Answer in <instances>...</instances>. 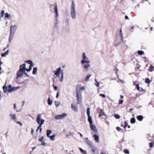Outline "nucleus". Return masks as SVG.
Wrapping results in <instances>:
<instances>
[{"instance_id":"423d86ee","label":"nucleus","mask_w":154,"mask_h":154,"mask_svg":"<svg viewBox=\"0 0 154 154\" xmlns=\"http://www.w3.org/2000/svg\"><path fill=\"white\" fill-rule=\"evenodd\" d=\"M25 63H27L28 64H29V69H27L26 71L29 72L32 69V67L33 66V63H32V61L31 60H28L25 61Z\"/></svg>"},{"instance_id":"aec40b11","label":"nucleus","mask_w":154,"mask_h":154,"mask_svg":"<svg viewBox=\"0 0 154 154\" xmlns=\"http://www.w3.org/2000/svg\"><path fill=\"white\" fill-rule=\"evenodd\" d=\"M94 140H95V141L99 143V136H98V135H97L96 134H95L94 135Z\"/></svg>"},{"instance_id":"3c124183","label":"nucleus","mask_w":154,"mask_h":154,"mask_svg":"<svg viewBox=\"0 0 154 154\" xmlns=\"http://www.w3.org/2000/svg\"><path fill=\"white\" fill-rule=\"evenodd\" d=\"M99 96H101L102 97H104V98H105L106 97L105 95L104 94H100Z\"/></svg>"},{"instance_id":"09e8293b","label":"nucleus","mask_w":154,"mask_h":154,"mask_svg":"<svg viewBox=\"0 0 154 154\" xmlns=\"http://www.w3.org/2000/svg\"><path fill=\"white\" fill-rule=\"evenodd\" d=\"M116 129H117V130L118 131H121V129L120 127H117L116 128Z\"/></svg>"},{"instance_id":"39448f33","label":"nucleus","mask_w":154,"mask_h":154,"mask_svg":"<svg viewBox=\"0 0 154 154\" xmlns=\"http://www.w3.org/2000/svg\"><path fill=\"white\" fill-rule=\"evenodd\" d=\"M123 41V35L122 33V30L121 29L120 30V32L118 35H117L116 38L115 39V41L117 43L115 45V46H117L119 45L121 42Z\"/></svg>"},{"instance_id":"774afa93","label":"nucleus","mask_w":154,"mask_h":154,"mask_svg":"<svg viewBox=\"0 0 154 154\" xmlns=\"http://www.w3.org/2000/svg\"><path fill=\"white\" fill-rule=\"evenodd\" d=\"M24 101H23L22 103H23V105L24 104Z\"/></svg>"},{"instance_id":"6e6d98bb","label":"nucleus","mask_w":154,"mask_h":154,"mask_svg":"<svg viewBox=\"0 0 154 154\" xmlns=\"http://www.w3.org/2000/svg\"><path fill=\"white\" fill-rule=\"evenodd\" d=\"M34 132V130L32 128L31 129V134H33Z\"/></svg>"},{"instance_id":"680f3d73","label":"nucleus","mask_w":154,"mask_h":154,"mask_svg":"<svg viewBox=\"0 0 154 154\" xmlns=\"http://www.w3.org/2000/svg\"><path fill=\"white\" fill-rule=\"evenodd\" d=\"M58 96H59L58 93L57 92V95H56V97L57 98H58Z\"/></svg>"},{"instance_id":"4468645a","label":"nucleus","mask_w":154,"mask_h":154,"mask_svg":"<svg viewBox=\"0 0 154 154\" xmlns=\"http://www.w3.org/2000/svg\"><path fill=\"white\" fill-rule=\"evenodd\" d=\"M42 115L41 114H38L37 115V118L36 119V122H37L38 119L39 120L40 123L42 122V120H45L42 119Z\"/></svg>"},{"instance_id":"9d476101","label":"nucleus","mask_w":154,"mask_h":154,"mask_svg":"<svg viewBox=\"0 0 154 154\" xmlns=\"http://www.w3.org/2000/svg\"><path fill=\"white\" fill-rule=\"evenodd\" d=\"M45 121V120H42V122L40 123L39 120L38 119L37 120V123L39 125L38 127L37 130L39 129L40 132L42 131V125L44 124Z\"/></svg>"},{"instance_id":"a18cd8bd","label":"nucleus","mask_w":154,"mask_h":154,"mask_svg":"<svg viewBox=\"0 0 154 154\" xmlns=\"http://www.w3.org/2000/svg\"><path fill=\"white\" fill-rule=\"evenodd\" d=\"M128 125V122L126 121L125 122V125L124 126V128H125Z\"/></svg>"},{"instance_id":"79ce46f5","label":"nucleus","mask_w":154,"mask_h":154,"mask_svg":"<svg viewBox=\"0 0 154 154\" xmlns=\"http://www.w3.org/2000/svg\"><path fill=\"white\" fill-rule=\"evenodd\" d=\"M52 103V102L50 101V97H49L48 99V104L49 105H51V104Z\"/></svg>"},{"instance_id":"1a4fd4ad","label":"nucleus","mask_w":154,"mask_h":154,"mask_svg":"<svg viewBox=\"0 0 154 154\" xmlns=\"http://www.w3.org/2000/svg\"><path fill=\"white\" fill-rule=\"evenodd\" d=\"M23 74L26 75V72H24L20 70L17 72V78L19 77H21L23 76Z\"/></svg>"},{"instance_id":"c756f323","label":"nucleus","mask_w":154,"mask_h":154,"mask_svg":"<svg viewBox=\"0 0 154 154\" xmlns=\"http://www.w3.org/2000/svg\"><path fill=\"white\" fill-rule=\"evenodd\" d=\"M55 135L54 134L52 136H49V137H48L50 138L51 140H54L55 139Z\"/></svg>"},{"instance_id":"6ab92c4d","label":"nucleus","mask_w":154,"mask_h":154,"mask_svg":"<svg viewBox=\"0 0 154 154\" xmlns=\"http://www.w3.org/2000/svg\"><path fill=\"white\" fill-rule=\"evenodd\" d=\"M10 116L11 117V119H12L14 121L16 122L17 119L15 114L12 115L11 114L10 115Z\"/></svg>"},{"instance_id":"ea45409f","label":"nucleus","mask_w":154,"mask_h":154,"mask_svg":"<svg viewBox=\"0 0 154 154\" xmlns=\"http://www.w3.org/2000/svg\"><path fill=\"white\" fill-rule=\"evenodd\" d=\"M55 105L56 106H58L60 104V103L58 101H55L54 102Z\"/></svg>"},{"instance_id":"f704fd0d","label":"nucleus","mask_w":154,"mask_h":154,"mask_svg":"<svg viewBox=\"0 0 154 154\" xmlns=\"http://www.w3.org/2000/svg\"><path fill=\"white\" fill-rule=\"evenodd\" d=\"M137 52H138V54L139 55H143L144 53V52L142 51H138Z\"/></svg>"},{"instance_id":"338daca9","label":"nucleus","mask_w":154,"mask_h":154,"mask_svg":"<svg viewBox=\"0 0 154 154\" xmlns=\"http://www.w3.org/2000/svg\"><path fill=\"white\" fill-rule=\"evenodd\" d=\"M150 29L151 30H153V28H152V27H150Z\"/></svg>"},{"instance_id":"72a5a7b5","label":"nucleus","mask_w":154,"mask_h":154,"mask_svg":"<svg viewBox=\"0 0 154 154\" xmlns=\"http://www.w3.org/2000/svg\"><path fill=\"white\" fill-rule=\"evenodd\" d=\"M95 85L97 87H98L99 86L100 84L99 82H97V80L96 79H95Z\"/></svg>"},{"instance_id":"13d9d810","label":"nucleus","mask_w":154,"mask_h":154,"mask_svg":"<svg viewBox=\"0 0 154 154\" xmlns=\"http://www.w3.org/2000/svg\"><path fill=\"white\" fill-rule=\"evenodd\" d=\"M54 89H55V90H56L57 89V86H54Z\"/></svg>"},{"instance_id":"393cba45","label":"nucleus","mask_w":154,"mask_h":154,"mask_svg":"<svg viewBox=\"0 0 154 154\" xmlns=\"http://www.w3.org/2000/svg\"><path fill=\"white\" fill-rule=\"evenodd\" d=\"M137 119L139 121H142L143 119V117L142 116H138L137 117Z\"/></svg>"},{"instance_id":"f3484780","label":"nucleus","mask_w":154,"mask_h":154,"mask_svg":"<svg viewBox=\"0 0 154 154\" xmlns=\"http://www.w3.org/2000/svg\"><path fill=\"white\" fill-rule=\"evenodd\" d=\"M14 34L10 33L8 40V41L9 43H11L12 40L14 37Z\"/></svg>"},{"instance_id":"4c0bfd02","label":"nucleus","mask_w":154,"mask_h":154,"mask_svg":"<svg viewBox=\"0 0 154 154\" xmlns=\"http://www.w3.org/2000/svg\"><path fill=\"white\" fill-rule=\"evenodd\" d=\"M87 113L88 116H90V109L89 108H87Z\"/></svg>"},{"instance_id":"e433bc0d","label":"nucleus","mask_w":154,"mask_h":154,"mask_svg":"<svg viewBox=\"0 0 154 154\" xmlns=\"http://www.w3.org/2000/svg\"><path fill=\"white\" fill-rule=\"evenodd\" d=\"M3 90H4V92H5V93H6L7 92V91H8L7 90V88H6V86H5V85H4L3 87Z\"/></svg>"},{"instance_id":"f8f14e48","label":"nucleus","mask_w":154,"mask_h":154,"mask_svg":"<svg viewBox=\"0 0 154 154\" xmlns=\"http://www.w3.org/2000/svg\"><path fill=\"white\" fill-rule=\"evenodd\" d=\"M71 108L75 112H77L78 111V109L77 106L75 105L73 103H72L71 105Z\"/></svg>"},{"instance_id":"9b49d317","label":"nucleus","mask_w":154,"mask_h":154,"mask_svg":"<svg viewBox=\"0 0 154 154\" xmlns=\"http://www.w3.org/2000/svg\"><path fill=\"white\" fill-rule=\"evenodd\" d=\"M27 69H28L26 68V64L23 63L22 65H21L20 66L19 70L22 71L24 72H25V71H26Z\"/></svg>"},{"instance_id":"b1692460","label":"nucleus","mask_w":154,"mask_h":154,"mask_svg":"<svg viewBox=\"0 0 154 154\" xmlns=\"http://www.w3.org/2000/svg\"><path fill=\"white\" fill-rule=\"evenodd\" d=\"M91 148L92 149V150L93 152H96V150H97V149L94 146L93 144L91 145V146H90Z\"/></svg>"},{"instance_id":"dca6fc26","label":"nucleus","mask_w":154,"mask_h":154,"mask_svg":"<svg viewBox=\"0 0 154 154\" xmlns=\"http://www.w3.org/2000/svg\"><path fill=\"white\" fill-rule=\"evenodd\" d=\"M20 88V87L17 86L16 87H13L11 89V90H9V92H11L12 91H16L17 89H18Z\"/></svg>"},{"instance_id":"58836bf2","label":"nucleus","mask_w":154,"mask_h":154,"mask_svg":"<svg viewBox=\"0 0 154 154\" xmlns=\"http://www.w3.org/2000/svg\"><path fill=\"white\" fill-rule=\"evenodd\" d=\"M114 117L117 119H119L120 118V116L119 114H115L114 115Z\"/></svg>"},{"instance_id":"c9c22d12","label":"nucleus","mask_w":154,"mask_h":154,"mask_svg":"<svg viewBox=\"0 0 154 154\" xmlns=\"http://www.w3.org/2000/svg\"><path fill=\"white\" fill-rule=\"evenodd\" d=\"M154 69V67H153L151 65L150 67H149V70L150 72H152L153 70Z\"/></svg>"},{"instance_id":"864d4df0","label":"nucleus","mask_w":154,"mask_h":154,"mask_svg":"<svg viewBox=\"0 0 154 154\" xmlns=\"http://www.w3.org/2000/svg\"><path fill=\"white\" fill-rule=\"evenodd\" d=\"M123 100H121L119 101V104H122L123 103Z\"/></svg>"},{"instance_id":"37998d69","label":"nucleus","mask_w":154,"mask_h":154,"mask_svg":"<svg viewBox=\"0 0 154 154\" xmlns=\"http://www.w3.org/2000/svg\"><path fill=\"white\" fill-rule=\"evenodd\" d=\"M4 13H5V11H4L3 10H2L1 11V13H0V14H1V16L2 17H3V16H4Z\"/></svg>"},{"instance_id":"6e6552de","label":"nucleus","mask_w":154,"mask_h":154,"mask_svg":"<svg viewBox=\"0 0 154 154\" xmlns=\"http://www.w3.org/2000/svg\"><path fill=\"white\" fill-rule=\"evenodd\" d=\"M67 116V114L64 113L62 114L58 115L55 116V119H62L66 116Z\"/></svg>"},{"instance_id":"2f4dec72","label":"nucleus","mask_w":154,"mask_h":154,"mask_svg":"<svg viewBox=\"0 0 154 154\" xmlns=\"http://www.w3.org/2000/svg\"><path fill=\"white\" fill-rule=\"evenodd\" d=\"M131 122L132 124L134 123L135 122V119L134 118H131Z\"/></svg>"},{"instance_id":"4d7b16f0","label":"nucleus","mask_w":154,"mask_h":154,"mask_svg":"<svg viewBox=\"0 0 154 154\" xmlns=\"http://www.w3.org/2000/svg\"><path fill=\"white\" fill-rule=\"evenodd\" d=\"M78 134H79L80 137H83V135L80 133L79 132H78Z\"/></svg>"},{"instance_id":"0e129e2a","label":"nucleus","mask_w":154,"mask_h":154,"mask_svg":"<svg viewBox=\"0 0 154 154\" xmlns=\"http://www.w3.org/2000/svg\"><path fill=\"white\" fill-rule=\"evenodd\" d=\"M36 148V147H32V150H33Z\"/></svg>"},{"instance_id":"c85d7f7f","label":"nucleus","mask_w":154,"mask_h":154,"mask_svg":"<svg viewBox=\"0 0 154 154\" xmlns=\"http://www.w3.org/2000/svg\"><path fill=\"white\" fill-rule=\"evenodd\" d=\"M9 52V50H7V51L6 52H5V53H2L1 54L2 56V57H4L6 55H8V54Z\"/></svg>"},{"instance_id":"5701e85b","label":"nucleus","mask_w":154,"mask_h":154,"mask_svg":"<svg viewBox=\"0 0 154 154\" xmlns=\"http://www.w3.org/2000/svg\"><path fill=\"white\" fill-rule=\"evenodd\" d=\"M55 12V13L57 17L58 16V9L57 5L55 6V9L54 10Z\"/></svg>"},{"instance_id":"603ef678","label":"nucleus","mask_w":154,"mask_h":154,"mask_svg":"<svg viewBox=\"0 0 154 154\" xmlns=\"http://www.w3.org/2000/svg\"><path fill=\"white\" fill-rule=\"evenodd\" d=\"M149 146L150 147H153V143H149Z\"/></svg>"},{"instance_id":"412c9836","label":"nucleus","mask_w":154,"mask_h":154,"mask_svg":"<svg viewBox=\"0 0 154 154\" xmlns=\"http://www.w3.org/2000/svg\"><path fill=\"white\" fill-rule=\"evenodd\" d=\"M106 116V115L105 113L103 110L102 109H101L99 116Z\"/></svg>"},{"instance_id":"f257e3e1","label":"nucleus","mask_w":154,"mask_h":154,"mask_svg":"<svg viewBox=\"0 0 154 154\" xmlns=\"http://www.w3.org/2000/svg\"><path fill=\"white\" fill-rule=\"evenodd\" d=\"M82 60L81 61L82 64L83 65V67L86 70H88L91 67L90 63V61L88 60L85 52L82 54Z\"/></svg>"},{"instance_id":"052dcab7","label":"nucleus","mask_w":154,"mask_h":154,"mask_svg":"<svg viewBox=\"0 0 154 154\" xmlns=\"http://www.w3.org/2000/svg\"><path fill=\"white\" fill-rule=\"evenodd\" d=\"M119 81H120L122 83H124L125 82L124 80H121L120 79H119Z\"/></svg>"},{"instance_id":"cd10ccee","label":"nucleus","mask_w":154,"mask_h":154,"mask_svg":"<svg viewBox=\"0 0 154 154\" xmlns=\"http://www.w3.org/2000/svg\"><path fill=\"white\" fill-rule=\"evenodd\" d=\"M52 131L51 130H48L47 131V136L48 137H49Z\"/></svg>"},{"instance_id":"7ed1b4c3","label":"nucleus","mask_w":154,"mask_h":154,"mask_svg":"<svg viewBox=\"0 0 154 154\" xmlns=\"http://www.w3.org/2000/svg\"><path fill=\"white\" fill-rule=\"evenodd\" d=\"M85 87L84 86L80 88L78 87L76 90V94L77 98L78 103L80 104L82 100V91H81L82 90H85Z\"/></svg>"},{"instance_id":"f03ea898","label":"nucleus","mask_w":154,"mask_h":154,"mask_svg":"<svg viewBox=\"0 0 154 154\" xmlns=\"http://www.w3.org/2000/svg\"><path fill=\"white\" fill-rule=\"evenodd\" d=\"M53 72H54V77L56 78L58 77L59 80L62 82L63 80V71L61 72V68L59 67L56 69L55 71H54Z\"/></svg>"},{"instance_id":"7c9ffc66","label":"nucleus","mask_w":154,"mask_h":154,"mask_svg":"<svg viewBox=\"0 0 154 154\" xmlns=\"http://www.w3.org/2000/svg\"><path fill=\"white\" fill-rule=\"evenodd\" d=\"M79 149L80 150V151L83 153L84 154H86L87 153V152L85 150H84L81 148H79Z\"/></svg>"},{"instance_id":"c03bdc74","label":"nucleus","mask_w":154,"mask_h":154,"mask_svg":"<svg viewBox=\"0 0 154 154\" xmlns=\"http://www.w3.org/2000/svg\"><path fill=\"white\" fill-rule=\"evenodd\" d=\"M150 82V80L149 78H146L145 80V82L146 83H148Z\"/></svg>"},{"instance_id":"2eb2a0df","label":"nucleus","mask_w":154,"mask_h":154,"mask_svg":"<svg viewBox=\"0 0 154 154\" xmlns=\"http://www.w3.org/2000/svg\"><path fill=\"white\" fill-rule=\"evenodd\" d=\"M43 139L44 137L42 136L41 138L39 139L38 141H40L42 143L41 144V145L46 146L47 144L44 141Z\"/></svg>"},{"instance_id":"e2e57ef3","label":"nucleus","mask_w":154,"mask_h":154,"mask_svg":"<svg viewBox=\"0 0 154 154\" xmlns=\"http://www.w3.org/2000/svg\"><path fill=\"white\" fill-rule=\"evenodd\" d=\"M14 109H16V105L15 104H14Z\"/></svg>"},{"instance_id":"bb28decb","label":"nucleus","mask_w":154,"mask_h":154,"mask_svg":"<svg viewBox=\"0 0 154 154\" xmlns=\"http://www.w3.org/2000/svg\"><path fill=\"white\" fill-rule=\"evenodd\" d=\"M5 17L10 19L11 17V15L8 13H6L5 15Z\"/></svg>"},{"instance_id":"473e14b6","label":"nucleus","mask_w":154,"mask_h":154,"mask_svg":"<svg viewBox=\"0 0 154 154\" xmlns=\"http://www.w3.org/2000/svg\"><path fill=\"white\" fill-rule=\"evenodd\" d=\"M91 75H88L86 77V78L85 79V81H88L90 77L91 76Z\"/></svg>"},{"instance_id":"ddd939ff","label":"nucleus","mask_w":154,"mask_h":154,"mask_svg":"<svg viewBox=\"0 0 154 154\" xmlns=\"http://www.w3.org/2000/svg\"><path fill=\"white\" fill-rule=\"evenodd\" d=\"M85 142L86 143L88 144L90 146H91V145L93 144V143L90 140H89L88 137H86L85 138Z\"/></svg>"},{"instance_id":"4be33fe9","label":"nucleus","mask_w":154,"mask_h":154,"mask_svg":"<svg viewBox=\"0 0 154 154\" xmlns=\"http://www.w3.org/2000/svg\"><path fill=\"white\" fill-rule=\"evenodd\" d=\"M88 120L89 123L90 124H92V121L91 117L89 116H88Z\"/></svg>"},{"instance_id":"5fc2aeb1","label":"nucleus","mask_w":154,"mask_h":154,"mask_svg":"<svg viewBox=\"0 0 154 154\" xmlns=\"http://www.w3.org/2000/svg\"><path fill=\"white\" fill-rule=\"evenodd\" d=\"M17 123L18 124H19L21 126L22 125V124L20 122H17Z\"/></svg>"},{"instance_id":"0eeeda50","label":"nucleus","mask_w":154,"mask_h":154,"mask_svg":"<svg viewBox=\"0 0 154 154\" xmlns=\"http://www.w3.org/2000/svg\"><path fill=\"white\" fill-rule=\"evenodd\" d=\"M16 25H12L10 27V33L14 34L17 29Z\"/></svg>"},{"instance_id":"de8ad7c7","label":"nucleus","mask_w":154,"mask_h":154,"mask_svg":"<svg viewBox=\"0 0 154 154\" xmlns=\"http://www.w3.org/2000/svg\"><path fill=\"white\" fill-rule=\"evenodd\" d=\"M139 69V65L138 64H136V68H135V70L136 71H137V69Z\"/></svg>"},{"instance_id":"20e7f679","label":"nucleus","mask_w":154,"mask_h":154,"mask_svg":"<svg viewBox=\"0 0 154 154\" xmlns=\"http://www.w3.org/2000/svg\"><path fill=\"white\" fill-rule=\"evenodd\" d=\"M70 13L72 18L73 19L76 18V14L75 8V5L73 2H72L70 9Z\"/></svg>"},{"instance_id":"a878e982","label":"nucleus","mask_w":154,"mask_h":154,"mask_svg":"<svg viewBox=\"0 0 154 154\" xmlns=\"http://www.w3.org/2000/svg\"><path fill=\"white\" fill-rule=\"evenodd\" d=\"M37 68L36 67H33L32 71V74L33 75L36 74L37 72Z\"/></svg>"},{"instance_id":"8fccbe9b","label":"nucleus","mask_w":154,"mask_h":154,"mask_svg":"<svg viewBox=\"0 0 154 154\" xmlns=\"http://www.w3.org/2000/svg\"><path fill=\"white\" fill-rule=\"evenodd\" d=\"M139 84H138L136 85V87L137 88V90L140 91V88L139 86Z\"/></svg>"},{"instance_id":"a211bd4d","label":"nucleus","mask_w":154,"mask_h":154,"mask_svg":"<svg viewBox=\"0 0 154 154\" xmlns=\"http://www.w3.org/2000/svg\"><path fill=\"white\" fill-rule=\"evenodd\" d=\"M91 128L94 131L97 132V129L96 126L94 125L91 124L90 125Z\"/></svg>"},{"instance_id":"bf43d9fd","label":"nucleus","mask_w":154,"mask_h":154,"mask_svg":"<svg viewBox=\"0 0 154 154\" xmlns=\"http://www.w3.org/2000/svg\"><path fill=\"white\" fill-rule=\"evenodd\" d=\"M125 19H128V16L127 15L125 16Z\"/></svg>"},{"instance_id":"a19ab883","label":"nucleus","mask_w":154,"mask_h":154,"mask_svg":"<svg viewBox=\"0 0 154 154\" xmlns=\"http://www.w3.org/2000/svg\"><path fill=\"white\" fill-rule=\"evenodd\" d=\"M12 88V86L11 85H9L7 87L8 91L9 92V90H11Z\"/></svg>"},{"instance_id":"49530a36","label":"nucleus","mask_w":154,"mask_h":154,"mask_svg":"<svg viewBox=\"0 0 154 154\" xmlns=\"http://www.w3.org/2000/svg\"><path fill=\"white\" fill-rule=\"evenodd\" d=\"M124 152L126 153V154H128L129 153V151L128 150H127V149H125L124 150Z\"/></svg>"},{"instance_id":"69168bd1","label":"nucleus","mask_w":154,"mask_h":154,"mask_svg":"<svg viewBox=\"0 0 154 154\" xmlns=\"http://www.w3.org/2000/svg\"><path fill=\"white\" fill-rule=\"evenodd\" d=\"M120 97L122 98H124V96L122 95H121Z\"/></svg>"}]
</instances>
